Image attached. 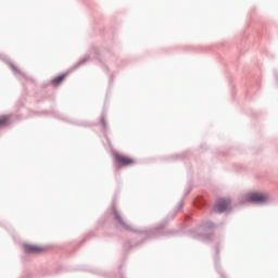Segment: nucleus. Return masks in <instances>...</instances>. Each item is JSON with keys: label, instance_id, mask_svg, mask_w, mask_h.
Returning <instances> with one entry per match:
<instances>
[{"label": "nucleus", "instance_id": "1", "mask_svg": "<svg viewBox=\"0 0 278 278\" xmlns=\"http://www.w3.org/2000/svg\"><path fill=\"white\" fill-rule=\"evenodd\" d=\"M248 203H266L268 201V194L252 192L245 195Z\"/></svg>", "mask_w": 278, "mask_h": 278}, {"label": "nucleus", "instance_id": "2", "mask_svg": "<svg viewBox=\"0 0 278 278\" xmlns=\"http://www.w3.org/2000/svg\"><path fill=\"white\" fill-rule=\"evenodd\" d=\"M47 251H49V247L24 244V253H28L30 255H38L40 253H47Z\"/></svg>", "mask_w": 278, "mask_h": 278}, {"label": "nucleus", "instance_id": "3", "mask_svg": "<svg viewBox=\"0 0 278 278\" xmlns=\"http://www.w3.org/2000/svg\"><path fill=\"white\" fill-rule=\"evenodd\" d=\"M113 157L116 164H121L122 166H131V164H136V160L121 153H114Z\"/></svg>", "mask_w": 278, "mask_h": 278}, {"label": "nucleus", "instance_id": "4", "mask_svg": "<svg viewBox=\"0 0 278 278\" xmlns=\"http://www.w3.org/2000/svg\"><path fill=\"white\" fill-rule=\"evenodd\" d=\"M229 205H231V202L229 200H219L215 205V211L219 214L223 212H227V210H229Z\"/></svg>", "mask_w": 278, "mask_h": 278}, {"label": "nucleus", "instance_id": "5", "mask_svg": "<svg viewBox=\"0 0 278 278\" xmlns=\"http://www.w3.org/2000/svg\"><path fill=\"white\" fill-rule=\"evenodd\" d=\"M64 79H66V75L62 74V75L56 76L55 78H53L51 84H52V86H60V84H62V81H64Z\"/></svg>", "mask_w": 278, "mask_h": 278}, {"label": "nucleus", "instance_id": "6", "mask_svg": "<svg viewBox=\"0 0 278 278\" xmlns=\"http://www.w3.org/2000/svg\"><path fill=\"white\" fill-rule=\"evenodd\" d=\"M10 123V116L2 115L0 116V127H5Z\"/></svg>", "mask_w": 278, "mask_h": 278}, {"label": "nucleus", "instance_id": "7", "mask_svg": "<svg viewBox=\"0 0 278 278\" xmlns=\"http://www.w3.org/2000/svg\"><path fill=\"white\" fill-rule=\"evenodd\" d=\"M114 216H115L116 220H117L121 225H125V222L123 220V217L121 216V214H119L117 211L114 212Z\"/></svg>", "mask_w": 278, "mask_h": 278}]
</instances>
